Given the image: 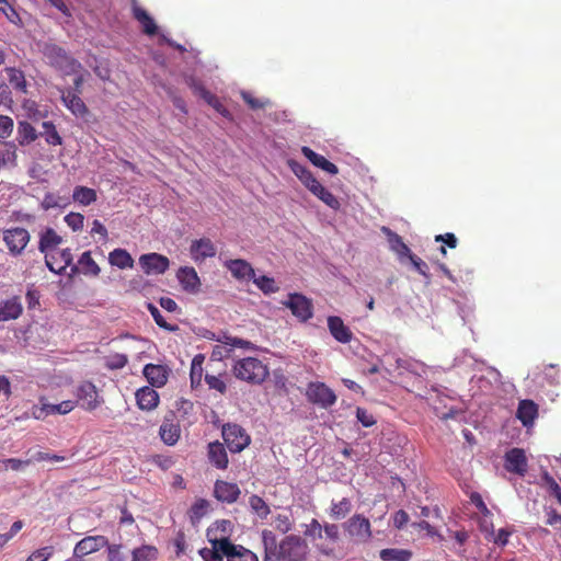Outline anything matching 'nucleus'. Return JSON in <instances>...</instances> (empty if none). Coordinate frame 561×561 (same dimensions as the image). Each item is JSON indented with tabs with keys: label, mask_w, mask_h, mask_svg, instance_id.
Wrapping results in <instances>:
<instances>
[{
	"label": "nucleus",
	"mask_w": 561,
	"mask_h": 561,
	"mask_svg": "<svg viewBox=\"0 0 561 561\" xmlns=\"http://www.w3.org/2000/svg\"><path fill=\"white\" fill-rule=\"evenodd\" d=\"M264 547L263 561H305L309 551L308 543L297 535L286 536L278 545L272 530H262Z\"/></svg>",
	"instance_id": "obj_1"
},
{
	"label": "nucleus",
	"mask_w": 561,
	"mask_h": 561,
	"mask_svg": "<svg viewBox=\"0 0 561 561\" xmlns=\"http://www.w3.org/2000/svg\"><path fill=\"white\" fill-rule=\"evenodd\" d=\"M232 375L251 385L262 383L268 376V367L261 359L248 356L234 360L232 364Z\"/></svg>",
	"instance_id": "obj_2"
},
{
	"label": "nucleus",
	"mask_w": 561,
	"mask_h": 561,
	"mask_svg": "<svg viewBox=\"0 0 561 561\" xmlns=\"http://www.w3.org/2000/svg\"><path fill=\"white\" fill-rule=\"evenodd\" d=\"M306 399L321 409H330L337 400L334 390L323 381H310L306 388Z\"/></svg>",
	"instance_id": "obj_3"
},
{
	"label": "nucleus",
	"mask_w": 561,
	"mask_h": 561,
	"mask_svg": "<svg viewBox=\"0 0 561 561\" xmlns=\"http://www.w3.org/2000/svg\"><path fill=\"white\" fill-rule=\"evenodd\" d=\"M2 241L10 255L20 256L27 248L31 241V234L26 228H20V226L4 228L2 230Z\"/></svg>",
	"instance_id": "obj_4"
},
{
	"label": "nucleus",
	"mask_w": 561,
	"mask_h": 561,
	"mask_svg": "<svg viewBox=\"0 0 561 561\" xmlns=\"http://www.w3.org/2000/svg\"><path fill=\"white\" fill-rule=\"evenodd\" d=\"M225 445L232 454L242 453L251 444V437L247 431L238 424H227L222 428Z\"/></svg>",
	"instance_id": "obj_5"
},
{
	"label": "nucleus",
	"mask_w": 561,
	"mask_h": 561,
	"mask_svg": "<svg viewBox=\"0 0 561 561\" xmlns=\"http://www.w3.org/2000/svg\"><path fill=\"white\" fill-rule=\"evenodd\" d=\"M182 430L176 412L169 410L163 416L159 428V436L167 446H174L181 439Z\"/></svg>",
	"instance_id": "obj_6"
},
{
	"label": "nucleus",
	"mask_w": 561,
	"mask_h": 561,
	"mask_svg": "<svg viewBox=\"0 0 561 561\" xmlns=\"http://www.w3.org/2000/svg\"><path fill=\"white\" fill-rule=\"evenodd\" d=\"M45 263L49 271L57 275L65 274L68 267H70L72 274L78 273V265L73 264V253L69 248L58 252L55 251L45 259Z\"/></svg>",
	"instance_id": "obj_7"
},
{
	"label": "nucleus",
	"mask_w": 561,
	"mask_h": 561,
	"mask_svg": "<svg viewBox=\"0 0 561 561\" xmlns=\"http://www.w3.org/2000/svg\"><path fill=\"white\" fill-rule=\"evenodd\" d=\"M284 305L291 311V313L300 321L305 322L312 318V302L301 294H289L287 301Z\"/></svg>",
	"instance_id": "obj_8"
},
{
	"label": "nucleus",
	"mask_w": 561,
	"mask_h": 561,
	"mask_svg": "<svg viewBox=\"0 0 561 561\" xmlns=\"http://www.w3.org/2000/svg\"><path fill=\"white\" fill-rule=\"evenodd\" d=\"M220 344L214 346L211 352V359L222 360L231 356L233 347L249 348L252 344L248 340L240 337L225 335L224 339H218Z\"/></svg>",
	"instance_id": "obj_9"
},
{
	"label": "nucleus",
	"mask_w": 561,
	"mask_h": 561,
	"mask_svg": "<svg viewBox=\"0 0 561 561\" xmlns=\"http://www.w3.org/2000/svg\"><path fill=\"white\" fill-rule=\"evenodd\" d=\"M344 529L351 537L357 538L359 541H367L371 537V525L367 517L362 514L353 515L344 523Z\"/></svg>",
	"instance_id": "obj_10"
},
{
	"label": "nucleus",
	"mask_w": 561,
	"mask_h": 561,
	"mask_svg": "<svg viewBox=\"0 0 561 561\" xmlns=\"http://www.w3.org/2000/svg\"><path fill=\"white\" fill-rule=\"evenodd\" d=\"M139 264L146 274H163L170 266L169 259L158 254L149 253L139 257Z\"/></svg>",
	"instance_id": "obj_11"
},
{
	"label": "nucleus",
	"mask_w": 561,
	"mask_h": 561,
	"mask_svg": "<svg viewBox=\"0 0 561 561\" xmlns=\"http://www.w3.org/2000/svg\"><path fill=\"white\" fill-rule=\"evenodd\" d=\"M221 550L228 561H257V557L250 549L232 543L227 537H224Z\"/></svg>",
	"instance_id": "obj_12"
},
{
	"label": "nucleus",
	"mask_w": 561,
	"mask_h": 561,
	"mask_svg": "<svg viewBox=\"0 0 561 561\" xmlns=\"http://www.w3.org/2000/svg\"><path fill=\"white\" fill-rule=\"evenodd\" d=\"M107 545V538L103 535L85 536L75 545V556L84 557L89 553L99 551Z\"/></svg>",
	"instance_id": "obj_13"
},
{
	"label": "nucleus",
	"mask_w": 561,
	"mask_h": 561,
	"mask_svg": "<svg viewBox=\"0 0 561 561\" xmlns=\"http://www.w3.org/2000/svg\"><path fill=\"white\" fill-rule=\"evenodd\" d=\"M77 398L85 411H93L100 404L96 387L91 381H83L78 386Z\"/></svg>",
	"instance_id": "obj_14"
},
{
	"label": "nucleus",
	"mask_w": 561,
	"mask_h": 561,
	"mask_svg": "<svg viewBox=\"0 0 561 561\" xmlns=\"http://www.w3.org/2000/svg\"><path fill=\"white\" fill-rule=\"evenodd\" d=\"M191 256L196 263L204 262L207 259L215 257L217 249L210 239L203 237L192 242L190 248Z\"/></svg>",
	"instance_id": "obj_15"
},
{
	"label": "nucleus",
	"mask_w": 561,
	"mask_h": 561,
	"mask_svg": "<svg viewBox=\"0 0 561 561\" xmlns=\"http://www.w3.org/2000/svg\"><path fill=\"white\" fill-rule=\"evenodd\" d=\"M62 243V237L57 233L55 228H44L39 232L38 250L45 255H51L56 249Z\"/></svg>",
	"instance_id": "obj_16"
},
{
	"label": "nucleus",
	"mask_w": 561,
	"mask_h": 561,
	"mask_svg": "<svg viewBox=\"0 0 561 561\" xmlns=\"http://www.w3.org/2000/svg\"><path fill=\"white\" fill-rule=\"evenodd\" d=\"M527 458L523 449L513 448L506 453L505 469L508 472L516 473L523 477L527 472Z\"/></svg>",
	"instance_id": "obj_17"
},
{
	"label": "nucleus",
	"mask_w": 561,
	"mask_h": 561,
	"mask_svg": "<svg viewBox=\"0 0 561 561\" xmlns=\"http://www.w3.org/2000/svg\"><path fill=\"white\" fill-rule=\"evenodd\" d=\"M61 102L64 106L77 117H84L89 110L81 100L80 94L72 92L71 89H61Z\"/></svg>",
	"instance_id": "obj_18"
},
{
	"label": "nucleus",
	"mask_w": 561,
	"mask_h": 561,
	"mask_svg": "<svg viewBox=\"0 0 561 561\" xmlns=\"http://www.w3.org/2000/svg\"><path fill=\"white\" fill-rule=\"evenodd\" d=\"M136 404L141 411H153L160 402L157 390L152 387L144 386L135 392Z\"/></svg>",
	"instance_id": "obj_19"
},
{
	"label": "nucleus",
	"mask_w": 561,
	"mask_h": 561,
	"mask_svg": "<svg viewBox=\"0 0 561 561\" xmlns=\"http://www.w3.org/2000/svg\"><path fill=\"white\" fill-rule=\"evenodd\" d=\"M131 14L133 18L137 22H139V24L141 25V30L145 34L151 36L157 33L158 26L153 18L147 12L146 9L139 5L136 0H133L131 2Z\"/></svg>",
	"instance_id": "obj_20"
},
{
	"label": "nucleus",
	"mask_w": 561,
	"mask_h": 561,
	"mask_svg": "<svg viewBox=\"0 0 561 561\" xmlns=\"http://www.w3.org/2000/svg\"><path fill=\"white\" fill-rule=\"evenodd\" d=\"M176 277L186 293L196 294L199 291L202 283L194 267H181Z\"/></svg>",
	"instance_id": "obj_21"
},
{
	"label": "nucleus",
	"mask_w": 561,
	"mask_h": 561,
	"mask_svg": "<svg viewBox=\"0 0 561 561\" xmlns=\"http://www.w3.org/2000/svg\"><path fill=\"white\" fill-rule=\"evenodd\" d=\"M328 328L331 335L340 343H350L353 339V332L344 324L341 317L330 316L328 317Z\"/></svg>",
	"instance_id": "obj_22"
},
{
	"label": "nucleus",
	"mask_w": 561,
	"mask_h": 561,
	"mask_svg": "<svg viewBox=\"0 0 561 561\" xmlns=\"http://www.w3.org/2000/svg\"><path fill=\"white\" fill-rule=\"evenodd\" d=\"M208 460L209 462L219 470H226L229 467V457L226 450L225 444L220 442H214L208 445Z\"/></svg>",
	"instance_id": "obj_23"
},
{
	"label": "nucleus",
	"mask_w": 561,
	"mask_h": 561,
	"mask_svg": "<svg viewBox=\"0 0 561 561\" xmlns=\"http://www.w3.org/2000/svg\"><path fill=\"white\" fill-rule=\"evenodd\" d=\"M144 376L151 386L162 387L167 383L169 369L161 364H146L142 370Z\"/></svg>",
	"instance_id": "obj_24"
},
{
	"label": "nucleus",
	"mask_w": 561,
	"mask_h": 561,
	"mask_svg": "<svg viewBox=\"0 0 561 561\" xmlns=\"http://www.w3.org/2000/svg\"><path fill=\"white\" fill-rule=\"evenodd\" d=\"M215 496L221 502L232 504L240 497V489L236 483L217 480L215 483Z\"/></svg>",
	"instance_id": "obj_25"
},
{
	"label": "nucleus",
	"mask_w": 561,
	"mask_h": 561,
	"mask_svg": "<svg viewBox=\"0 0 561 561\" xmlns=\"http://www.w3.org/2000/svg\"><path fill=\"white\" fill-rule=\"evenodd\" d=\"M537 417L538 405L534 401H530V399H524L523 401H519L517 408V419L525 427L533 426Z\"/></svg>",
	"instance_id": "obj_26"
},
{
	"label": "nucleus",
	"mask_w": 561,
	"mask_h": 561,
	"mask_svg": "<svg viewBox=\"0 0 561 561\" xmlns=\"http://www.w3.org/2000/svg\"><path fill=\"white\" fill-rule=\"evenodd\" d=\"M22 312L23 306L20 297L0 301V321L15 320Z\"/></svg>",
	"instance_id": "obj_27"
},
{
	"label": "nucleus",
	"mask_w": 561,
	"mask_h": 561,
	"mask_svg": "<svg viewBox=\"0 0 561 561\" xmlns=\"http://www.w3.org/2000/svg\"><path fill=\"white\" fill-rule=\"evenodd\" d=\"M46 54L58 67L68 66L72 71L80 68L79 61L72 59L60 46H47Z\"/></svg>",
	"instance_id": "obj_28"
},
{
	"label": "nucleus",
	"mask_w": 561,
	"mask_h": 561,
	"mask_svg": "<svg viewBox=\"0 0 561 561\" xmlns=\"http://www.w3.org/2000/svg\"><path fill=\"white\" fill-rule=\"evenodd\" d=\"M301 152L313 165L324 170L329 174L335 175L339 173V168L333 162L314 152L311 148L304 146L301 147Z\"/></svg>",
	"instance_id": "obj_29"
},
{
	"label": "nucleus",
	"mask_w": 561,
	"mask_h": 561,
	"mask_svg": "<svg viewBox=\"0 0 561 561\" xmlns=\"http://www.w3.org/2000/svg\"><path fill=\"white\" fill-rule=\"evenodd\" d=\"M226 267L239 280L252 279L254 276V270L244 260H230L226 262Z\"/></svg>",
	"instance_id": "obj_30"
},
{
	"label": "nucleus",
	"mask_w": 561,
	"mask_h": 561,
	"mask_svg": "<svg viewBox=\"0 0 561 561\" xmlns=\"http://www.w3.org/2000/svg\"><path fill=\"white\" fill-rule=\"evenodd\" d=\"M71 204V196L69 194H60L58 192H47L42 202L41 206L45 210L51 208H65Z\"/></svg>",
	"instance_id": "obj_31"
},
{
	"label": "nucleus",
	"mask_w": 561,
	"mask_h": 561,
	"mask_svg": "<svg viewBox=\"0 0 561 561\" xmlns=\"http://www.w3.org/2000/svg\"><path fill=\"white\" fill-rule=\"evenodd\" d=\"M35 127L26 121L19 122L16 140L21 146H27L38 138Z\"/></svg>",
	"instance_id": "obj_32"
},
{
	"label": "nucleus",
	"mask_w": 561,
	"mask_h": 561,
	"mask_svg": "<svg viewBox=\"0 0 561 561\" xmlns=\"http://www.w3.org/2000/svg\"><path fill=\"white\" fill-rule=\"evenodd\" d=\"M108 263L119 270L133 268L134 260L130 254L123 249H115L108 253Z\"/></svg>",
	"instance_id": "obj_33"
},
{
	"label": "nucleus",
	"mask_w": 561,
	"mask_h": 561,
	"mask_svg": "<svg viewBox=\"0 0 561 561\" xmlns=\"http://www.w3.org/2000/svg\"><path fill=\"white\" fill-rule=\"evenodd\" d=\"M382 231L388 237V243L394 253H397L399 256H408L411 253V250L407 247L403 239L393 232V230L386 228L385 226Z\"/></svg>",
	"instance_id": "obj_34"
},
{
	"label": "nucleus",
	"mask_w": 561,
	"mask_h": 561,
	"mask_svg": "<svg viewBox=\"0 0 561 561\" xmlns=\"http://www.w3.org/2000/svg\"><path fill=\"white\" fill-rule=\"evenodd\" d=\"M78 272L85 276L96 277L100 274L99 265L93 261L91 252H83L78 260Z\"/></svg>",
	"instance_id": "obj_35"
},
{
	"label": "nucleus",
	"mask_w": 561,
	"mask_h": 561,
	"mask_svg": "<svg viewBox=\"0 0 561 561\" xmlns=\"http://www.w3.org/2000/svg\"><path fill=\"white\" fill-rule=\"evenodd\" d=\"M5 73L10 85L15 91L27 93V81L23 71L16 68H7Z\"/></svg>",
	"instance_id": "obj_36"
},
{
	"label": "nucleus",
	"mask_w": 561,
	"mask_h": 561,
	"mask_svg": "<svg viewBox=\"0 0 561 561\" xmlns=\"http://www.w3.org/2000/svg\"><path fill=\"white\" fill-rule=\"evenodd\" d=\"M413 551L404 548H385L380 550V558L383 561H409Z\"/></svg>",
	"instance_id": "obj_37"
},
{
	"label": "nucleus",
	"mask_w": 561,
	"mask_h": 561,
	"mask_svg": "<svg viewBox=\"0 0 561 561\" xmlns=\"http://www.w3.org/2000/svg\"><path fill=\"white\" fill-rule=\"evenodd\" d=\"M159 551L156 546L142 545L131 551V561H153L158 558Z\"/></svg>",
	"instance_id": "obj_38"
},
{
	"label": "nucleus",
	"mask_w": 561,
	"mask_h": 561,
	"mask_svg": "<svg viewBox=\"0 0 561 561\" xmlns=\"http://www.w3.org/2000/svg\"><path fill=\"white\" fill-rule=\"evenodd\" d=\"M352 507H353L352 502L347 497H343L340 501L333 500L331 503L329 514L335 520L342 519L351 513Z\"/></svg>",
	"instance_id": "obj_39"
},
{
	"label": "nucleus",
	"mask_w": 561,
	"mask_h": 561,
	"mask_svg": "<svg viewBox=\"0 0 561 561\" xmlns=\"http://www.w3.org/2000/svg\"><path fill=\"white\" fill-rule=\"evenodd\" d=\"M72 199L83 206H87L96 199V192L91 187L77 185L75 191H72V197H70V201Z\"/></svg>",
	"instance_id": "obj_40"
},
{
	"label": "nucleus",
	"mask_w": 561,
	"mask_h": 561,
	"mask_svg": "<svg viewBox=\"0 0 561 561\" xmlns=\"http://www.w3.org/2000/svg\"><path fill=\"white\" fill-rule=\"evenodd\" d=\"M311 193L330 208L334 210L340 209L341 203L339 198L321 183Z\"/></svg>",
	"instance_id": "obj_41"
},
{
	"label": "nucleus",
	"mask_w": 561,
	"mask_h": 561,
	"mask_svg": "<svg viewBox=\"0 0 561 561\" xmlns=\"http://www.w3.org/2000/svg\"><path fill=\"white\" fill-rule=\"evenodd\" d=\"M224 538L211 540V548H203L199 553L205 561H222L225 553L221 550Z\"/></svg>",
	"instance_id": "obj_42"
},
{
	"label": "nucleus",
	"mask_w": 561,
	"mask_h": 561,
	"mask_svg": "<svg viewBox=\"0 0 561 561\" xmlns=\"http://www.w3.org/2000/svg\"><path fill=\"white\" fill-rule=\"evenodd\" d=\"M44 131L41 133L46 140V142L50 146H60L62 145V137L57 130L56 125L53 122H44L43 123Z\"/></svg>",
	"instance_id": "obj_43"
},
{
	"label": "nucleus",
	"mask_w": 561,
	"mask_h": 561,
	"mask_svg": "<svg viewBox=\"0 0 561 561\" xmlns=\"http://www.w3.org/2000/svg\"><path fill=\"white\" fill-rule=\"evenodd\" d=\"M253 284L256 286L259 290H261L264 295H271L277 293L279 287L276 285V282L272 277L267 276H259L251 279Z\"/></svg>",
	"instance_id": "obj_44"
},
{
	"label": "nucleus",
	"mask_w": 561,
	"mask_h": 561,
	"mask_svg": "<svg viewBox=\"0 0 561 561\" xmlns=\"http://www.w3.org/2000/svg\"><path fill=\"white\" fill-rule=\"evenodd\" d=\"M147 309L150 312L151 317L153 318V320L158 327H160L169 332H174L179 329L178 325L170 324L169 322H167L164 317L161 314L160 310L153 304H148Z\"/></svg>",
	"instance_id": "obj_45"
},
{
	"label": "nucleus",
	"mask_w": 561,
	"mask_h": 561,
	"mask_svg": "<svg viewBox=\"0 0 561 561\" xmlns=\"http://www.w3.org/2000/svg\"><path fill=\"white\" fill-rule=\"evenodd\" d=\"M128 363L127 355L121 353H113L104 358V366L108 369H121Z\"/></svg>",
	"instance_id": "obj_46"
},
{
	"label": "nucleus",
	"mask_w": 561,
	"mask_h": 561,
	"mask_svg": "<svg viewBox=\"0 0 561 561\" xmlns=\"http://www.w3.org/2000/svg\"><path fill=\"white\" fill-rule=\"evenodd\" d=\"M250 507L261 518H265L270 514L268 505L259 495L250 496Z\"/></svg>",
	"instance_id": "obj_47"
},
{
	"label": "nucleus",
	"mask_w": 561,
	"mask_h": 561,
	"mask_svg": "<svg viewBox=\"0 0 561 561\" xmlns=\"http://www.w3.org/2000/svg\"><path fill=\"white\" fill-rule=\"evenodd\" d=\"M83 215L78 211H70L64 216V222L72 230L80 231L83 227Z\"/></svg>",
	"instance_id": "obj_48"
},
{
	"label": "nucleus",
	"mask_w": 561,
	"mask_h": 561,
	"mask_svg": "<svg viewBox=\"0 0 561 561\" xmlns=\"http://www.w3.org/2000/svg\"><path fill=\"white\" fill-rule=\"evenodd\" d=\"M204 359H205V357L202 354H198L193 358L192 366H191L192 383L199 382L202 380Z\"/></svg>",
	"instance_id": "obj_49"
},
{
	"label": "nucleus",
	"mask_w": 561,
	"mask_h": 561,
	"mask_svg": "<svg viewBox=\"0 0 561 561\" xmlns=\"http://www.w3.org/2000/svg\"><path fill=\"white\" fill-rule=\"evenodd\" d=\"M76 403L73 401H61V403H47L49 415H55V413H59V415H65L69 413Z\"/></svg>",
	"instance_id": "obj_50"
},
{
	"label": "nucleus",
	"mask_w": 561,
	"mask_h": 561,
	"mask_svg": "<svg viewBox=\"0 0 561 561\" xmlns=\"http://www.w3.org/2000/svg\"><path fill=\"white\" fill-rule=\"evenodd\" d=\"M542 481L548 491L557 497L559 503L561 504V486L556 481L553 477H551L548 472L542 476Z\"/></svg>",
	"instance_id": "obj_51"
},
{
	"label": "nucleus",
	"mask_w": 561,
	"mask_h": 561,
	"mask_svg": "<svg viewBox=\"0 0 561 561\" xmlns=\"http://www.w3.org/2000/svg\"><path fill=\"white\" fill-rule=\"evenodd\" d=\"M241 99L245 101L251 110H262L268 105L267 100H261L254 98L250 92H241Z\"/></svg>",
	"instance_id": "obj_52"
},
{
	"label": "nucleus",
	"mask_w": 561,
	"mask_h": 561,
	"mask_svg": "<svg viewBox=\"0 0 561 561\" xmlns=\"http://www.w3.org/2000/svg\"><path fill=\"white\" fill-rule=\"evenodd\" d=\"M107 550V561H125L126 557L122 551V545L108 543L105 546Z\"/></svg>",
	"instance_id": "obj_53"
},
{
	"label": "nucleus",
	"mask_w": 561,
	"mask_h": 561,
	"mask_svg": "<svg viewBox=\"0 0 561 561\" xmlns=\"http://www.w3.org/2000/svg\"><path fill=\"white\" fill-rule=\"evenodd\" d=\"M0 11L13 23H18L21 20L18 11L9 0H0Z\"/></svg>",
	"instance_id": "obj_54"
},
{
	"label": "nucleus",
	"mask_w": 561,
	"mask_h": 561,
	"mask_svg": "<svg viewBox=\"0 0 561 561\" xmlns=\"http://www.w3.org/2000/svg\"><path fill=\"white\" fill-rule=\"evenodd\" d=\"M356 417L364 427H373L377 423L366 408H356Z\"/></svg>",
	"instance_id": "obj_55"
},
{
	"label": "nucleus",
	"mask_w": 561,
	"mask_h": 561,
	"mask_svg": "<svg viewBox=\"0 0 561 561\" xmlns=\"http://www.w3.org/2000/svg\"><path fill=\"white\" fill-rule=\"evenodd\" d=\"M14 122L10 116L0 115V139L9 138L12 135Z\"/></svg>",
	"instance_id": "obj_56"
},
{
	"label": "nucleus",
	"mask_w": 561,
	"mask_h": 561,
	"mask_svg": "<svg viewBox=\"0 0 561 561\" xmlns=\"http://www.w3.org/2000/svg\"><path fill=\"white\" fill-rule=\"evenodd\" d=\"M407 257L410 260V262L412 263V267L415 271H417L426 279L430 278L428 266L426 265V262H423L419 256L412 254L411 252L408 254Z\"/></svg>",
	"instance_id": "obj_57"
},
{
	"label": "nucleus",
	"mask_w": 561,
	"mask_h": 561,
	"mask_svg": "<svg viewBox=\"0 0 561 561\" xmlns=\"http://www.w3.org/2000/svg\"><path fill=\"white\" fill-rule=\"evenodd\" d=\"M205 381L211 389L218 390L220 393H225L227 391V383L220 376L207 374L205 376Z\"/></svg>",
	"instance_id": "obj_58"
},
{
	"label": "nucleus",
	"mask_w": 561,
	"mask_h": 561,
	"mask_svg": "<svg viewBox=\"0 0 561 561\" xmlns=\"http://www.w3.org/2000/svg\"><path fill=\"white\" fill-rule=\"evenodd\" d=\"M53 554V547H43L35 550L25 561H48Z\"/></svg>",
	"instance_id": "obj_59"
},
{
	"label": "nucleus",
	"mask_w": 561,
	"mask_h": 561,
	"mask_svg": "<svg viewBox=\"0 0 561 561\" xmlns=\"http://www.w3.org/2000/svg\"><path fill=\"white\" fill-rule=\"evenodd\" d=\"M287 165L289 167L291 172L299 179V181L304 179L310 171L307 167H305L304 164L299 163L294 159H289L287 161Z\"/></svg>",
	"instance_id": "obj_60"
},
{
	"label": "nucleus",
	"mask_w": 561,
	"mask_h": 561,
	"mask_svg": "<svg viewBox=\"0 0 561 561\" xmlns=\"http://www.w3.org/2000/svg\"><path fill=\"white\" fill-rule=\"evenodd\" d=\"M287 165L289 167L291 172L299 179V181L304 179L310 171L307 167H305L304 164L299 163L294 159H289L287 161Z\"/></svg>",
	"instance_id": "obj_61"
},
{
	"label": "nucleus",
	"mask_w": 561,
	"mask_h": 561,
	"mask_svg": "<svg viewBox=\"0 0 561 561\" xmlns=\"http://www.w3.org/2000/svg\"><path fill=\"white\" fill-rule=\"evenodd\" d=\"M287 165L289 167L291 172L299 179V181L304 179L310 171L307 167H305L304 164L299 163L294 159H289L287 161Z\"/></svg>",
	"instance_id": "obj_62"
},
{
	"label": "nucleus",
	"mask_w": 561,
	"mask_h": 561,
	"mask_svg": "<svg viewBox=\"0 0 561 561\" xmlns=\"http://www.w3.org/2000/svg\"><path fill=\"white\" fill-rule=\"evenodd\" d=\"M152 463L158 466L162 470H169L173 467L174 460L170 456L156 455L151 459Z\"/></svg>",
	"instance_id": "obj_63"
},
{
	"label": "nucleus",
	"mask_w": 561,
	"mask_h": 561,
	"mask_svg": "<svg viewBox=\"0 0 561 561\" xmlns=\"http://www.w3.org/2000/svg\"><path fill=\"white\" fill-rule=\"evenodd\" d=\"M546 523L547 525L561 529V514H559L554 508H550L547 512Z\"/></svg>",
	"instance_id": "obj_64"
}]
</instances>
